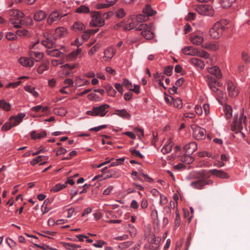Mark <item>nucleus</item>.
<instances>
[{"instance_id": "25", "label": "nucleus", "mask_w": 250, "mask_h": 250, "mask_svg": "<svg viewBox=\"0 0 250 250\" xmlns=\"http://www.w3.org/2000/svg\"><path fill=\"white\" fill-rule=\"evenodd\" d=\"M202 47L203 48L212 51L216 50L218 48V45L214 42H208L204 43L202 44Z\"/></svg>"}, {"instance_id": "56", "label": "nucleus", "mask_w": 250, "mask_h": 250, "mask_svg": "<svg viewBox=\"0 0 250 250\" xmlns=\"http://www.w3.org/2000/svg\"><path fill=\"white\" fill-rule=\"evenodd\" d=\"M99 48L100 45L99 44L95 45L90 49V50L88 52V54L89 55H92L99 49Z\"/></svg>"}, {"instance_id": "32", "label": "nucleus", "mask_w": 250, "mask_h": 250, "mask_svg": "<svg viewBox=\"0 0 250 250\" xmlns=\"http://www.w3.org/2000/svg\"><path fill=\"white\" fill-rule=\"evenodd\" d=\"M9 15L15 19L21 18L23 17V14L21 11L17 9H12L9 11Z\"/></svg>"}, {"instance_id": "19", "label": "nucleus", "mask_w": 250, "mask_h": 250, "mask_svg": "<svg viewBox=\"0 0 250 250\" xmlns=\"http://www.w3.org/2000/svg\"><path fill=\"white\" fill-rule=\"evenodd\" d=\"M210 171L213 175L222 179H228L229 177L227 173L221 170L212 169Z\"/></svg>"}, {"instance_id": "51", "label": "nucleus", "mask_w": 250, "mask_h": 250, "mask_svg": "<svg viewBox=\"0 0 250 250\" xmlns=\"http://www.w3.org/2000/svg\"><path fill=\"white\" fill-rule=\"evenodd\" d=\"M16 34L20 36H26L28 34V31L24 29H20L16 31Z\"/></svg>"}, {"instance_id": "40", "label": "nucleus", "mask_w": 250, "mask_h": 250, "mask_svg": "<svg viewBox=\"0 0 250 250\" xmlns=\"http://www.w3.org/2000/svg\"><path fill=\"white\" fill-rule=\"evenodd\" d=\"M0 108L5 111H9L11 109V105L4 100H0Z\"/></svg>"}, {"instance_id": "22", "label": "nucleus", "mask_w": 250, "mask_h": 250, "mask_svg": "<svg viewBox=\"0 0 250 250\" xmlns=\"http://www.w3.org/2000/svg\"><path fill=\"white\" fill-rule=\"evenodd\" d=\"M29 54L31 58L34 59L36 62L41 61L44 55L42 53L34 51H31Z\"/></svg>"}, {"instance_id": "29", "label": "nucleus", "mask_w": 250, "mask_h": 250, "mask_svg": "<svg viewBox=\"0 0 250 250\" xmlns=\"http://www.w3.org/2000/svg\"><path fill=\"white\" fill-rule=\"evenodd\" d=\"M83 31H84V33L82 35V37L84 41H86L89 38L90 34H94L97 33L99 31V29H95V30L92 29V30H87V31H85V30H83Z\"/></svg>"}, {"instance_id": "15", "label": "nucleus", "mask_w": 250, "mask_h": 250, "mask_svg": "<svg viewBox=\"0 0 250 250\" xmlns=\"http://www.w3.org/2000/svg\"><path fill=\"white\" fill-rule=\"evenodd\" d=\"M46 17L45 12L42 10L36 11L33 15V19L35 21H41Z\"/></svg>"}, {"instance_id": "48", "label": "nucleus", "mask_w": 250, "mask_h": 250, "mask_svg": "<svg viewBox=\"0 0 250 250\" xmlns=\"http://www.w3.org/2000/svg\"><path fill=\"white\" fill-rule=\"evenodd\" d=\"M182 161L186 162L188 164H190L193 162L194 159L190 155L186 154L185 156L182 158Z\"/></svg>"}, {"instance_id": "57", "label": "nucleus", "mask_w": 250, "mask_h": 250, "mask_svg": "<svg viewBox=\"0 0 250 250\" xmlns=\"http://www.w3.org/2000/svg\"><path fill=\"white\" fill-rule=\"evenodd\" d=\"M229 21L226 19L222 20L216 22V23H219L222 26L221 28H223L224 30L226 29L225 26L229 24Z\"/></svg>"}, {"instance_id": "58", "label": "nucleus", "mask_w": 250, "mask_h": 250, "mask_svg": "<svg viewBox=\"0 0 250 250\" xmlns=\"http://www.w3.org/2000/svg\"><path fill=\"white\" fill-rule=\"evenodd\" d=\"M123 84L127 88L129 89L130 90H131V87L132 86L131 83L129 82V81L127 79H124L123 80Z\"/></svg>"}, {"instance_id": "37", "label": "nucleus", "mask_w": 250, "mask_h": 250, "mask_svg": "<svg viewBox=\"0 0 250 250\" xmlns=\"http://www.w3.org/2000/svg\"><path fill=\"white\" fill-rule=\"evenodd\" d=\"M173 146V143L171 142L167 145H165L161 149V151L163 154H167L169 153L172 150V148Z\"/></svg>"}, {"instance_id": "59", "label": "nucleus", "mask_w": 250, "mask_h": 250, "mask_svg": "<svg viewBox=\"0 0 250 250\" xmlns=\"http://www.w3.org/2000/svg\"><path fill=\"white\" fill-rule=\"evenodd\" d=\"M106 244V243L103 240H98L97 243L93 244V246L97 248H102L103 246Z\"/></svg>"}, {"instance_id": "23", "label": "nucleus", "mask_w": 250, "mask_h": 250, "mask_svg": "<svg viewBox=\"0 0 250 250\" xmlns=\"http://www.w3.org/2000/svg\"><path fill=\"white\" fill-rule=\"evenodd\" d=\"M228 90L231 96L234 97L238 94V92L235 89L234 85L232 82H229L228 83Z\"/></svg>"}, {"instance_id": "30", "label": "nucleus", "mask_w": 250, "mask_h": 250, "mask_svg": "<svg viewBox=\"0 0 250 250\" xmlns=\"http://www.w3.org/2000/svg\"><path fill=\"white\" fill-rule=\"evenodd\" d=\"M30 134L32 139L34 140L42 138L46 135L45 131L38 133H37L35 131H32Z\"/></svg>"}, {"instance_id": "28", "label": "nucleus", "mask_w": 250, "mask_h": 250, "mask_svg": "<svg viewBox=\"0 0 250 250\" xmlns=\"http://www.w3.org/2000/svg\"><path fill=\"white\" fill-rule=\"evenodd\" d=\"M190 62L192 64L201 69L204 68L205 66L204 62L202 60L195 58L191 59Z\"/></svg>"}, {"instance_id": "9", "label": "nucleus", "mask_w": 250, "mask_h": 250, "mask_svg": "<svg viewBox=\"0 0 250 250\" xmlns=\"http://www.w3.org/2000/svg\"><path fill=\"white\" fill-rule=\"evenodd\" d=\"M221 26L219 23L216 22L214 24L209 31L210 35L212 38L218 39L221 36L223 32L224 31L223 28H221Z\"/></svg>"}, {"instance_id": "21", "label": "nucleus", "mask_w": 250, "mask_h": 250, "mask_svg": "<svg viewBox=\"0 0 250 250\" xmlns=\"http://www.w3.org/2000/svg\"><path fill=\"white\" fill-rule=\"evenodd\" d=\"M75 32H81L85 30V26L80 21H76L71 26Z\"/></svg>"}, {"instance_id": "5", "label": "nucleus", "mask_w": 250, "mask_h": 250, "mask_svg": "<svg viewBox=\"0 0 250 250\" xmlns=\"http://www.w3.org/2000/svg\"><path fill=\"white\" fill-rule=\"evenodd\" d=\"M90 14L92 18V20L89 23L91 26L102 27L104 24V21L100 12L92 11L90 12Z\"/></svg>"}, {"instance_id": "26", "label": "nucleus", "mask_w": 250, "mask_h": 250, "mask_svg": "<svg viewBox=\"0 0 250 250\" xmlns=\"http://www.w3.org/2000/svg\"><path fill=\"white\" fill-rule=\"evenodd\" d=\"M123 118L129 119L131 116L125 109L116 110L114 113Z\"/></svg>"}, {"instance_id": "53", "label": "nucleus", "mask_w": 250, "mask_h": 250, "mask_svg": "<svg viewBox=\"0 0 250 250\" xmlns=\"http://www.w3.org/2000/svg\"><path fill=\"white\" fill-rule=\"evenodd\" d=\"M196 55L205 59H208L209 57V54L204 50L200 51L198 50V53Z\"/></svg>"}, {"instance_id": "46", "label": "nucleus", "mask_w": 250, "mask_h": 250, "mask_svg": "<svg viewBox=\"0 0 250 250\" xmlns=\"http://www.w3.org/2000/svg\"><path fill=\"white\" fill-rule=\"evenodd\" d=\"M172 104L173 105L178 108L182 107V101L180 98L172 99Z\"/></svg>"}, {"instance_id": "50", "label": "nucleus", "mask_w": 250, "mask_h": 250, "mask_svg": "<svg viewBox=\"0 0 250 250\" xmlns=\"http://www.w3.org/2000/svg\"><path fill=\"white\" fill-rule=\"evenodd\" d=\"M133 244L132 241H127L123 243H121L119 245V248L120 249H124L130 246H131Z\"/></svg>"}, {"instance_id": "7", "label": "nucleus", "mask_w": 250, "mask_h": 250, "mask_svg": "<svg viewBox=\"0 0 250 250\" xmlns=\"http://www.w3.org/2000/svg\"><path fill=\"white\" fill-rule=\"evenodd\" d=\"M246 122V117L243 116L242 114L238 120L237 117L234 119L233 122V125L231 126V129L233 131H235L237 133L238 131H240L243 128V125H245Z\"/></svg>"}, {"instance_id": "62", "label": "nucleus", "mask_w": 250, "mask_h": 250, "mask_svg": "<svg viewBox=\"0 0 250 250\" xmlns=\"http://www.w3.org/2000/svg\"><path fill=\"white\" fill-rule=\"evenodd\" d=\"M167 199L166 196L163 195H160V204L161 206H163L167 204Z\"/></svg>"}, {"instance_id": "38", "label": "nucleus", "mask_w": 250, "mask_h": 250, "mask_svg": "<svg viewBox=\"0 0 250 250\" xmlns=\"http://www.w3.org/2000/svg\"><path fill=\"white\" fill-rule=\"evenodd\" d=\"M49 62L48 61L43 62L38 68L37 71L39 74H42L44 71L49 69Z\"/></svg>"}, {"instance_id": "42", "label": "nucleus", "mask_w": 250, "mask_h": 250, "mask_svg": "<svg viewBox=\"0 0 250 250\" xmlns=\"http://www.w3.org/2000/svg\"><path fill=\"white\" fill-rule=\"evenodd\" d=\"M149 26L146 23H139V22H136V30L137 31H145L149 29Z\"/></svg>"}, {"instance_id": "44", "label": "nucleus", "mask_w": 250, "mask_h": 250, "mask_svg": "<svg viewBox=\"0 0 250 250\" xmlns=\"http://www.w3.org/2000/svg\"><path fill=\"white\" fill-rule=\"evenodd\" d=\"M66 187V184L62 185L61 184H58L52 188L51 189V191L56 192L65 188Z\"/></svg>"}, {"instance_id": "41", "label": "nucleus", "mask_w": 250, "mask_h": 250, "mask_svg": "<svg viewBox=\"0 0 250 250\" xmlns=\"http://www.w3.org/2000/svg\"><path fill=\"white\" fill-rule=\"evenodd\" d=\"M75 12L78 13H90L89 8L85 5H81L76 8Z\"/></svg>"}, {"instance_id": "63", "label": "nucleus", "mask_w": 250, "mask_h": 250, "mask_svg": "<svg viewBox=\"0 0 250 250\" xmlns=\"http://www.w3.org/2000/svg\"><path fill=\"white\" fill-rule=\"evenodd\" d=\"M113 189V186H109L107 188L104 190L103 194L105 195H109Z\"/></svg>"}, {"instance_id": "8", "label": "nucleus", "mask_w": 250, "mask_h": 250, "mask_svg": "<svg viewBox=\"0 0 250 250\" xmlns=\"http://www.w3.org/2000/svg\"><path fill=\"white\" fill-rule=\"evenodd\" d=\"M193 130V136L196 140H202L205 138L206 131L203 128L196 125H192L191 126Z\"/></svg>"}, {"instance_id": "52", "label": "nucleus", "mask_w": 250, "mask_h": 250, "mask_svg": "<svg viewBox=\"0 0 250 250\" xmlns=\"http://www.w3.org/2000/svg\"><path fill=\"white\" fill-rule=\"evenodd\" d=\"M124 161H125L124 158H120L117 159L115 160V161L111 163L110 165L109 166V167H112L118 166V165L121 164L122 163H123Z\"/></svg>"}, {"instance_id": "1", "label": "nucleus", "mask_w": 250, "mask_h": 250, "mask_svg": "<svg viewBox=\"0 0 250 250\" xmlns=\"http://www.w3.org/2000/svg\"><path fill=\"white\" fill-rule=\"evenodd\" d=\"M208 176L203 172L198 174V179L191 182L190 186L194 188L201 189L206 185H211L213 182L210 180H207Z\"/></svg>"}, {"instance_id": "16", "label": "nucleus", "mask_w": 250, "mask_h": 250, "mask_svg": "<svg viewBox=\"0 0 250 250\" xmlns=\"http://www.w3.org/2000/svg\"><path fill=\"white\" fill-rule=\"evenodd\" d=\"M44 36L45 40L42 41V44L48 48L53 47L54 43L53 40L50 38L49 35H44Z\"/></svg>"}, {"instance_id": "47", "label": "nucleus", "mask_w": 250, "mask_h": 250, "mask_svg": "<svg viewBox=\"0 0 250 250\" xmlns=\"http://www.w3.org/2000/svg\"><path fill=\"white\" fill-rule=\"evenodd\" d=\"M118 175L117 174L116 171L114 169H110L107 171V174L104 179L109 178L111 177L116 178Z\"/></svg>"}, {"instance_id": "55", "label": "nucleus", "mask_w": 250, "mask_h": 250, "mask_svg": "<svg viewBox=\"0 0 250 250\" xmlns=\"http://www.w3.org/2000/svg\"><path fill=\"white\" fill-rule=\"evenodd\" d=\"M116 16L119 18H122L125 15V13L123 8H119L116 13Z\"/></svg>"}, {"instance_id": "45", "label": "nucleus", "mask_w": 250, "mask_h": 250, "mask_svg": "<svg viewBox=\"0 0 250 250\" xmlns=\"http://www.w3.org/2000/svg\"><path fill=\"white\" fill-rule=\"evenodd\" d=\"M236 0H221L222 6L225 8L229 7Z\"/></svg>"}, {"instance_id": "60", "label": "nucleus", "mask_w": 250, "mask_h": 250, "mask_svg": "<svg viewBox=\"0 0 250 250\" xmlns=\"http://www.w3.org/2000/svg\"><path fill=\"white\" fill-rule=\"evenodd\" d=\"M6 37L8 40H15L17 38V35L13 33L9 32L6 34Z\"/></svg>"}, {"instance_id": "64", "label": "nucleus", "mask_w": 250, "mask_h": 250, "mask_svg": "<svg viewBox=\"0 0 250 250\" xmlns=\"http://www.w3.org/2000/svg\"><path fill=\"white\" fill-rule=\"evenodd\" d=\"M67 152V150L63 147H59L57 150L56 152L57 155H60L62 154H64Z\"/></svg>"}, {"instance_id": "33", "label": "nucleus", "mask_w": 250, "mask_h": 250, "mask_svg": "<svg viewBox=\"0 0 250 250\" xmlns=\"http://www.w3.org/2000/svg\"><path fill=\"white\" fill-rule=\"evenodd\" d=\"M11 22L16 28H20L21 25H23L25 23L24 20L21 19V18L11 19Z\"/></svg>"}, {"instance_id": "43", "label": "nucleus", "mask_w": 250, "mask_h": 250, "mask_svg": "<svg viewBox=\"0 0 250 250\" xmlns=\"http://www.w3.org/2000/svg\"><path fill=\"white\" fill-rule=\"evenodd\" d=\"M25 91L31 93L34 97H37L39 96V93L35 90V88L30 85H27L24 87Z\"/></svg>"}, {"instance_id": "18", "label": "nucleus", "mask_w": 250, "mask_h": 250, "mask_svg": "<svg viewBox=\"0 0 250 250\" xmlns=\"http://www.w3.org/2000/svg\"><path fill=\"white\" fill-rule=\"evenodd\" d=\"M19 62L22 65L25 67H31L34 64L33 60L26 57H21L19 60Z\"/></svg>"}, {"instance_id": "10", "label": "nucleus", "mask_w": 250, "mask_h": 250, "mask_svg": "<svg viewBox=\"0 0 250 250\" xmlns=\"http://www.w3.org/2000/svg\"><path fill=\"white\" fill-rule=\"evenodd\" d=\"M66 15H62L59 12L54 11L51 13L47 17V22L49 25H51L54 22H58L62 17L65 16Z\"/></svg>"}, {"instance_id": "13", "label": "nucleus", "mask_w": 250, "mask_h": 250, "mask_svg": "<svg viewBox=\"0 0 250 250\" xmlns=\"http://www.w3.org/2000/svg\"><path fill=\"white\" fill-rule=\"evenodd\" d=\"M115 54V49L110 47L104 50L103 58L106 61H109Z\"/></svg>"}, {"instance_id": "12", "label": "nucleus", "mask_w": 250, "mask_h": 250, "mask_svg": "<svg viewBox=\"0 0 250 250\" xmlns=\"http://www.w3.org/2000/svg\"><path fill=\"white\" fill-rule=\"evenodd\" d=\"M184 149L187 154L191 155L197 149V145L192 142L185 145Z\"/></svg>"}, {"instance_id": "39", "label": "nucleus", "mask_w": 250, "mask_h": 250, "mask_svg": "<svg viewBox=\"0 0 250 250\" xmlns=\"http://www.w3.org/2000/svg\"><path fill=\"white\" fill-rule=\"evenodd\" d=\"M81 49H77L76 51H74L69 54H68L66 57L68 61H72L75 59L77 56L81 53Z\"/></svg>"}, {"instance_id": "31", "label": "nucleus", "mask_w": 250, "mask_h": 250, "mask_svg": "<svg viewBox=\"0 0 250 250\" xmlns=\"http://www.w3.org/2000/svg\"><path fill=\"white\" fill-rule=\"evenodd\" d=\"M48 159V156H38L35 158L32 161L30 162V164L32 166H34L39 162L43 161H46Z\"/></svg>"}, {"instance_id": "35", "label": "nucleus", "mask_w": 250, "mask_h": 250, "mask_svg": "<svg viewBox=\"0 0 250 250\" xmlns=\"http://www.w3.org/2000/svg\"><path fill=\"white\" fill-rule=\"evenodd\" d=\"M203 38L202 36L195 35L191 37L190 41L194 44L199 45L203 42Z\"/></svg>"}, {"instance_id": "17", "label": "nucleus", "mask_w": 250, "mask_h": 250, "mask_svg": "<svg viewBox=\"0 0 250 250\" xmlns=\"http://www.w3.org/2000/svg\"><path fill=\"white\" fill-rule=\"evenodd\" d=\"M182 52L186 55L196 56L198 53V49L192 46H188L183 48Z\"/></svg>"}, {"instance_id": "36", "label": "nucleus", "mask_w": 250, "mask_h": 250, "mask_svg": "<svg viewBox=\"0 0 250 250\" xmlns=\"http://www.w3.org/2000/svg\"><path fill=\"white\" fill-rule=\"evenodd\" d=\"M62 244L64 248L68 250H74L81 247L80 245L72 243L62 242Z\"/></svg>"}, {"instance_id": "11", "label": "nucleus", "mask_w": 250, "mask_h": 250, "mask_svg": "<svg viewBox=\"0 0 250 250\" xmlns=\"http://www.w3.org/2000/svg\"><path fill=\"white\" fill-rule=\"evenodd\" d=\"M208 84L211 90L218 95H221L222 93V91L219 90L216 86L218 83L217 81L211 77H208Z\"/></svg>"}, {"instance_id": "49", "label": "nucleus", "mask_w": 250, "mask_h": 250, "mask_svg": "<svg viewBox=\"0 0 250 250\" xmlns=\"http://www.w3.org/2000/svg\"><path fill=\"white\" fill-rule=\"evenodd\" d=\"M136 23L134 22H131L128 24H125L124 27V30H130L134 28H136Z\"/></svg>"}, {"instance_id": "61", "label": "nucleus", "mask_w": 250, "mask_h": 250, "mask_svg": "<svg viewBox=\"0 0 250 250\" xmlns=\"http://www.w3.org/2000/svg\"><path fill=\"white\" fill-rule=\"evenodd\" d=\"M131 153L132 155L136 157H139L141 158H143V156L141 154L138 150L133 149L130 150Z\"/></svg>"}, {"instance_id": "4", "label": "nucleus", "mask_w": 250, "mask_h": 250, "mask_svg": "<svg viewBox=\"0 0 250 250\" xmlns=\"http://www.w3.org/2000/svg\"><path fill=\"white\" fill-rule=\"evenodd\" d=\"M143 14H139L136 17V22L146 21L149 16H152L156 14V11L152 9L150 5L147 4L143 10Z\"/></svg>"}, {"instance_id": "20", "label": "nucleus", "mask_w": 250, "mask_h": 250, "mask_svg": "<svg viewBox=\"0 0 250 250\" xmlns=\"http://www.w3.org/2000/svg\"><path fill=\"white\" fill-rule=\"evenodd\" d=\"M208 72L209 74L214 75L218 79L221 77L222 74L220 70L217 66H214L208 68Z\"/></svg>"}, {"instance_id": "6", "label": "nucleus", "mask_w": 250, "mask_h": 250, "mask_svg": "<svg viewBox=\"0 0 250 250\" xmlns=\"http://www.w3.org/2000/svg\"><path fill=\"white\" fill-rule=\"evenodd\" d=\"M197 12L200 15L207 16H212L213 15V9L209 5L200 4L196 8Z\"/></svg>"}, {"instance_id": "24", "label": "nucleus", "mask_w": 250, "mask_h": 250, "mask_svg": "<svg viewBox=\"0 0 250 250\" xmlns=\"http://www.w3.org/2000/svg\"><path fill=\"white\" fill-rule=\"evenodd\" d=\"M117 0H106V3H99L97 5L98 9H102L108 8L114 5L116 2Z\"/></svg>"}, {"instance_id": "14", "label": "nucleus", "mask_w": 250, "mask_h": 250, "mask_svg": "<svg viewBox=\"0 0 250 250\" xmlns=\"http://www.w3.org/2000/svg\"><path fill=\"white\" fill-rule=\"evenodd\" d=\"M67 34L66 29L62 27H58L56 29L54 35V39L64 37Z\"/></svg>"}, {"instance_id": "2", "label": "nucleus", "mask_w": 250, "mask_h": 250, "mask_svg": "<svg viewBox=\"0 0 250 250\" xmlns=\"http://www.w3.org/2000/svg\"><path fill=\"white\" fill-rule=\"evenodd\" d=\"M25 116V113H20L16 116L11 117L9 120V122L5 123L2 126V130L3 131H7L12 127L18 125L22 121Z\"/></svg>"}, {"instance_id": "54", "label": "nucleus", "mask_w": 250, "mask_h": 250, "mask_svg": "<svg viewBox=\"0 0 250 250\" xmlns=\"http://www.w3.org/2000/svg\"><path fill=\"white\" fill-rule=\"evenodd\" d=\"M173 66H167L164 69V74L167 76H170L172 73Z\"/></svg>"}, {"instance_id": "3", "label": "nucleus", "mask_w": 250, "mask_h": 250, "mask_svg": "<svg viewBox=\"0 0 250 250\" xmlns=\"http://www.w3.org/2000/svg\"><path fill=\"white\" fill-rule=\"evenodd\" d=\"M109 108V105L107 104H102L98 106L93 107L92 110L87 111L86 114L93 116L104 117L108 111Z\"/></svg>"}, {"instance_id": "27", "label": "nucleus", "mask_w": 250, "mask_h": 250, "mask_svg": "<svg viewBox=\"0 0 250 250\" xmlns=\"http://www.w3.org/2000/svg\"><path fill=\"white\" fill-rule=\"evenodd\" d=\"M47 54L52 57L62 58L63 56V53L58 49L47 50Z\"/></svg>"}, {"instance_id": "34", "label": "nucleus", "mask_w": 250, "mask_h": 250, "mask_svg": "<svg viewBox=\"0 0 250 250\" xmlns=\"http://www.w3.org/2000/svg\"><path fill=\"white\" fill-rule=\"evenodd\" d=\"M141 35L147 40H150L154 37L153 33L151 31V28L150 27L146 30L143 31L141 32Z\"/></svg>"}]
</instances>
